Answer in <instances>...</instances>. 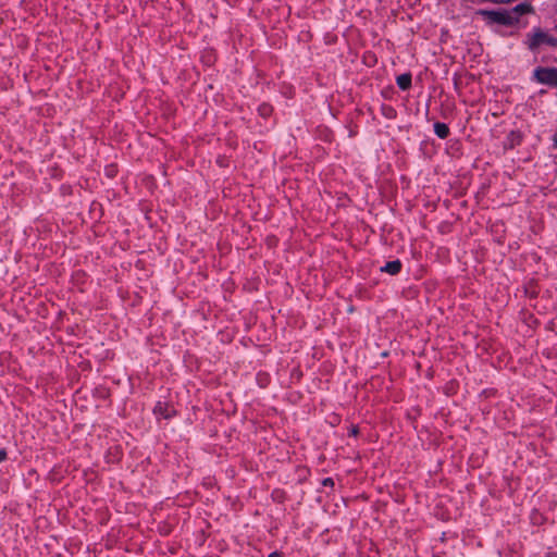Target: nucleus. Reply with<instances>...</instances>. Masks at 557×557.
I'll list each match as a JSON object with an SVG mask.
<instances>
[{
  "mask_svg": "<svg viewBox=\"0 0 557 557\" xmlns=\"http://www.w3.org/2000/svg\"><path fill=\"white\" fill-rule=\"evenodd\" d=\"M269 557H281V555L277 552H273L269 555Z\"/></svg>",
  "mask_w": 557,
  "mask_h": 557,
  "instance_id": "10",
  "label": "nucleus"
},
{
  "mask_svg": "<svg viewBox=\"0 0 557 557\" xmlns=\"http://www.w3.org/2000/svg\"><path fill=\"white\" fill-rule=\"evenodd\" d=\"M553 141H554V147L557 148V135L554 136Z\"/></svg>",
  "mask_w": 557,
  "mask_h": 557,
  "instance_id": "12",
  "label": "nucleus"
},
{
  "mask_svg": "<svg viewBox=\"0 0 557 557\" xmlns=\"http://www.w3.org/2000/svg\"><path fill=\"white\" fill-rule=\"evenodd\" d=\"M397 86L401 90H407L411 86V75L410 74H401L396 79Z\"/></svg>",
  "mask_w": 557,
  "mask_h": 557,
  "instance_id": "6",
  "label": "nucleus"
},
{
  "mask_svg": "<svg viewBox=\"0 0 557 557\" xmlns=\"http://www.w3.org/2000/svg\"><path fill=\"white\" fill-rule=\"evenodd\" d=\"M154 412L162 414L164 418H169L170 417V414L163 413V409H162V405L161 404H158V406H156Z\"/></svg>",
  "mask_w": 557,
  "mask_h": 557,
  "instance_id": "8",
  "label": "nucleus"
},
{
  "mask_svg": "<svg viewBox=\"0 0 557 557\" xmlns=\"http://www.w3.org/2000/svg\"><path fill=\"white\" fill-rule=\"evenodd\" d=\"M532 12L533 8L531 4L519 3L511 9L479 10L478 14L481 15L488 24L515 26L519 23L521 15Z\"/></svg>",
  "mask_w": 557,
  "mask_h": 557,
  "instance_id": "1",
  "label": "nucleus"
},
{
  "mask_svg": "<svg viewBox=\"0 0 557 557\" xmlns=\"http://www.w3.org/2000/svg\"><path fill=\"white\" fill-rule=\"evenodd\" d=\"M546 557H557V552L548 553Z\"/></svg>",
  "mask_w": 557,
  "mask_h": 557,
  "instance_id": "11",
  "label": "nucleus"
},
{
  "mask_svg": "<svg viewBox=\"0 0 557 557\" xmlns=\"http://www.w3.org/2000/svg\"><path fill=\"white\" fill-rule=\"evenodd\" d=\"M524 44L531 51H536L540 46L547 45L550 47H557V38L544 32L540 27H534L525 38Z\"/></svg>",
  "mask_w": 557,
  "mask_h": 557,
  "instance_id": "2",
  "label": "nucleus"
},
{
  "mask_svg": "<svg viewBox=\"0 0 557 557\" xmlns=\"http://www.w3.org/2000/svg\"><path fill=\"white\" fill-rule=\"evenodd\" d=\"M400 269L401 263L399 260L389 261L384 267L381 268L383 272H386L392 275L397 274L400 271Z\"/></svg>",
  "mask_w": 557,
  "mask_h": 557,
  "instance_id": "4",
  "label": "nucleus"
},
{
  "mask_svg": "<svg viewBox=\"0 0 557 557\" xmlns=\"http://www.w3.org/2000/svg\"><path fill=\"white\" fill-rule=\"evenodd\" d=\"M556 32H557V26L555 27Z\"/></svg>",
  "mask_w": 557,
  "mask_h": 557,
  "instance_id": "13",
  "label": "nucleus"
},
{
  "mask_svg": "<svg viewBox=\"0 0 557 557\" xmlns=\"http://www.w3.org/2000/svg\"><path fill=\"white\" fill-rule=\"evenodd\" d=\"M534 75L540 83L557 87V69H555V67L537 69V70H535Z\"/></svg>",
  "mask_w": 557,
  "mask_h": 557,
  "instance_id": "3",
  "label": "nucleus"
},
{
  "mask_svg": "<svg viewBox=\"0 0 557 557\" xmlns=\"http://www.w3.org/2000/svg\"><path fill=\"white\" fill-rule=\"evenodd\" d=\"M258 110L262 116H268L270 115L272 108L269 104H261Z\"/></svg>",
  "mask_w": 557,
  "mask_h": 557,
  "instance_id": "7",
  "label": "nucleus"
},
{
  "mask_svg": "<svg viewBox=\"0 0 557 557\" xmlns=\"http://www.w3.org/2000/svg\"><path fill=\"white\" fill-rule=\"evenodd\" d=\"M7 458V453L3 449H0V462L4 461Z\"/></svg>",
  "mask_w": 557,
  "mask_h": 557,
  "instance_id": "9",
  "label": "nucleus"
},
{
  "mask_svg": "<svg viewBox=\"0 0 557 557\" xmlns=\"http://www.w3.org/2000/svg\"><path fill=\"white\" fill-rule=\"evenodd\" d=\"M434 133L441 139H445L449 135V128L445 123L436 122L434 124Z\"/></svg>",
  "mask_w": 557,
  "mask_h": 557,
  "instance_id": "5",
  "label": "nucleus"
}]
</instances>
